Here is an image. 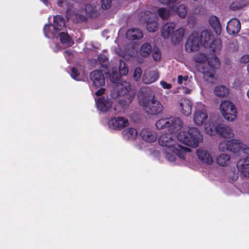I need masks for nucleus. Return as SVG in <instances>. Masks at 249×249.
<instances>
[{
	"instance_id": "nucleus-1",
	"label": "nucleus",
	"mask_w": 249,
	"mask_h": 249,
	"mask_svg": "<svg viewBox=\"0 0 249 249\" xmlns=\"http://www.w3.org/2000/svg\"><path fill=\"white\" fill-rule=\"evenodd\" d=\"M158 141L160 145L166 147L164 150L166 159L176 164L183 163L187 153L191 152L190 148L176 144L175 140L168 134L160 135Z\"/></svg>"
},
{
	"instance_id": "nucleus-2",
	"label": "nucleus",
	"mask_w": 249,
	"mask_h": 249,
	"mask_svg": "<svg viewBox=\"0 0 249 249\" xmlns=\"http://www.w3.org/2000/svg\"><path fill=\"white\" fill-rule=\"evenodd\" d=\"M195 60L199 63V70L203 74L204 79L209 83H213L216 80L215 69L219 66L218 58L212 56L207 58L205 54L199 53L195 56Z\"/></svg>"
},
{
	"instance_id": "nucleus-3",
	"label": "nucleus",
	"mask_w": 249,
	"mask_h": 249,
	"mask_svg": "<svg viewBox=\"0 0 249 249\" xmlns=\"http://www.w3.org/2000/svg\"><path fill=\"white\" fill-rule=\"evenodd\" d=\"M138 98L139 105L149 114H157L162 110V106L156 99L154 94L149 88L141 89Z\"/></svg>"
},
{
	"instance_id": "nucleus-4",
	"label": "nucleus",
	"mask_w": 249,
	"mask_h": 249,
	"mask_svg": "<svg viewBox=\"0 0 249 249\" xmlns=\"http://www.w3.org/2000/svg\"><path fill=\"white\" fill-rule=\"evenodd\" d=\"M177 138L180 142L192 148L197 147L203 140L200 131L195 127H189L187 130L179 132Z\"/></svg>"
},
{
	"instance_id": "nucleus-5",
	"label": "nucleus",
	"mask_w": 249,
	"mask_h": 249,
	"mask_svg": "<svg viewBox=\"0 0 249 249\" xmlns=\"http://www.w3.org/2000/svg\"><path fill=\"white\" fill-rule=\"evenodd\" d=\"M218 149L221 152L228 151L241 157L249 155V147L237 140L222 141Z\"/></svg>"
},
{
	"instance_id": "nucleus-6",
	"label": "nucleus",
	"mask_w": 249,
	"mask_h": 249,
	"mask_svg": "<svg viewBox=\"0 0 249 249\" xmlns=\"http://www.w3.org/2000/svg\"><path fill=\"white\" fill-rule=\"evenodd\" d=\"M159 130L167 129L170 133H175L180 130L183 126L182 120L178 117L162 118L155 124Z\"/></svg>"
},
{
	"instance_id": "nucleus-7",
	"label": "nucleus",
	"mask_w": 249,
	"mask_h": 249,
	"mask_svg": "<svg viewBox=\"0 0 249 249\" xmlns=\"http://www.w3.org/2000/svg\"><path fill=\"white\" fill-rule=\"evenodd\" d=\"M110 79L115 84L110 92V96L112 98L116 99L119 96L127 95L131 91H133L130 89L129 83L126 81H119V77L117 73H113Z\"/></svg>"
},
{
	"instance_id": "nucleus-8",
	"label": "nucleus",
	"mask_w": 249,
	"mask_h": 249,
	"mask_svg": "<svg viewBox=\"0 0 249 249\" xmlns=\"http://www.w3.org/2000/svg\"><path fill=\"white\" fill-rule=\"evenodd\" d=\"M212 33L207 31H203L199 35L201 45L205 47L211 48L214 52H219L221 49V42L218 39H213Z\"/></svg>"
},
{
	"instance_id": "nucleus-9",
	"label": "nucleus",
	"mask_w": 249,
	"mask_h": 249,
	"mask_svg": "<svg viewBox=\"0 0 249 249\" xmlns=\"http://www.w3.org/2000/svg\"><path fill=\"white\" fill-rule=\"evenodd\" d=\"M208 119L205 106L200 103H196L193 117L194 123L198 126L204 125Z\"/></svg>"
},
{
	"instance_id": "nucleus-10",
	"label": "nucleus",
	"mask_w": 249,
	"mask_h": 249,
	"mask_svg": "<svg viewBox=\"0 0 249 249\" xmlns=\"http://www.w3.org/2000/svg\"><path fill=\"white\" fill-rule=\"evenodd\" d=\"M222 115L228 121H233L236 118L237 110L234 105L229 101L222 102L219 107Z\"/></svg>"
},
{
	"instance_id": "nucleus-11",
	"label": "nucleus",
	"mask_w": 249,
	"mask_h": 249,
	"mask_svg": "<svg viewBox=\"0 0 249 249\" xmlns=\"http://www.w3.org/2000/svg\"><path fill=\"white\" fill-rule=\"evenodd\" d=\"M158 18L150 11H145L141 15V19L146 23V28L149 32H154L158 29Z\"/></svg>"
},
{
	"instance_id": "nucleus-12",
	"label": "nucleus",
	"mask_w": 249,
	"mask_h": 249,
	"mask_svg": "<svg viewBox=\"0 0 249 249\" xmlns=\"http://www.w3.org/2000/svg\"><path fill=\"white\" fill-rule=\"evenodd\" d=\"M129 124L128 120L122 116L113 117L108 122V126L114 130H121Z\"/></svg>"
},
{
	"instance_id": "nucleus-13",
	"label": "nucleus",
	"mask_w": 249,
	"mask_h": 249,
	"mask_svg": "<svg viewBox=\"0 0 249 249\" xmlns=\"http://www.w3.org/2000/svg\"><path fill=\"white\" fill-rule=\"evenodd\" d=\"M200 44L199 34L194 32L187 39L185 44V50L188 53L196 50Z\"/></svg>"
},
{
	"instance_id": "nucleus-14",
	"label": "nucleus",
	"mask_w": 249,
	"mask_h": 249,
	"mask_svg": "<svg viewBox=\"0 0 249 249\" xmlns=\"http://www.w3.org/2000/svg\"><path fill=\"white\" fill-rule=\"evenodd\" d=\"M220 124H218L213 118L209 117L203 125L205 133L210 136L218 134Z\"/></svg>"
},
{
	"instance_id": "nucleus-15",
	"label": "nucleus",
	"mask_w": 249,
	"mask_h": 249,
	"mask_svg": "<svg viewBox=\"0 0 249 249\" xmlns=\"http://www.w3.org/2000/svg\"><path fill=\"white\" fill-rule=\"evenodd\" d=\"M95 101L97 108L100 111L107 112L113 107V102L108 97H99Z\"/></svg>"
},
{
	"instance_id": "nucleus-16",
	"label": "nucleus",
	"mask_w": 249,
	"mask_h": 249,
	"mask_svg": "<svg viewBox=\"0 0 249 249\" xmlns=\"http://www.w3.org/2000/svg\"><path fill=\"white\" fill-rule=\"evenodd\" d=\"M65 20L60 16L53 17V24H46L45 30L55 29L59 32H61L65 26Z\"/></svg>"
},
{
	"instance_id": "nucleus-17",
	"label": "nucleus",
	"mask_w": 249,
	"mask_h": 249,
	"mask_svg": "<svg viewBox=\"0 0 249 249\" xmlns=\"http://www.w3.org/2000/svg\"><path fill=\"white\" fill-rule=\"evenodd\" d=\"M90 77L93 85L97 88L101 87L105 84L104 75L101 71H92L90 74Z\"/></svg>"
},
{
	"instance_id": "nucleus-18",
	"label": "nucleus",
	"mask_w": 249,
	"mask_h": 249,
	"mask_svg": "<svg viewBox=\"0 0 249 249\" xmlns=\"http://www.w3.org/2000/svg\"><path fill=\"white\" fill-rule=\"evenodd\" d=\"M237 167L244 177L249 178V155L241 159L237 162Z\"/></svg>"
},
{
	"instance_id": "nucleus-19",
	"label": "nucleus",
	"mask_w": 249,
	"mask_h": 249,
	"mask_svg": "<svg viewBox=\"0 0 249 249\" xmlns=\"http://www.w3.org/2000/svg\"><path fill=\"white\" fill-rule=\"evenodd\" d=\"M159 74L156 70H147L144 71L142 81L145 84H150L159 78Z\"/></svg>"
},
{
	"instance_id": "nucleus-20",
	"label": "nucleus",
	"mask_w": 249,
	"mask_h": 249,
	"mask_svg": "<svg viewBox=\"0 0 249 249\" xmlns=\"http://www.w3.org/2000/svg\"><path fill=\"white\" fill-rule=\"evenodd\" d=\"M196 154L198 159L203 163L209 165L213 164V158L209 151L206 149H198Z\"/></svg>"
},
{
	"instance_id": "nucleus-21",
	"label": "nucleus",
	"mask_w": 249,
	"mask_h": 249,
	"mask_svg": "<svg viewBox=\"0 0 249 249\" xmlns=\"http://www.w3.org/2000/svg\"><path fill=\"white\" fill-rule=\"evenodd\" d=\"M241 23L236 18L231 19L227 23V31L230 35L237 34L240 30Z\"/></svg>"
},
{
	"instance_id": "nucleus-22",
	"label": "nucleus",
	"mask_w": 249,
	"mask_h": 249,
	"mask_svg": "<svg viewBox=\"0 0 249 249\" xmlns=\"http://www.w3.org/2000/svg\"><path fill=\"white\" fill-rule=\"evenodd\" d=\"M142 139L147 143H152L157 140V136L155 132L149 129H144L140 133Z\"/></svg>"
},
{
	"instance_id": "nucleus-23",
	"label": "nucleus",
	"mask_w": 249,
	"mask_h": 249,
	"mask_svg": "<svg viewBox=\"0 0 249 249\" xmlns=\"http://www.w3.org/2000/svg\"><path fill=\"white\" fill-rule=\"evenodd\" d=\"M177 3H174V8H170V11L172 13H176L181 18H184L186 17L187 14V8L185 5L183 4H179L181 0H178Z\"/></svg>"
},
{
	"instance_id": "nucleus-24",
	"label": "nucleus",
	"mask_w": 249,
	"mask_h": 249,
	"mask_svg": "<svg viewBox=\"0 0 249 249\" xmlns=\"http://www.w3.org/2000/svg\"><path fill=\"white\" fill-rule=\"evenodd\" d=\"M192 103L188 99L182 100L179 103L180 111L184 116H188L192 112Z\"/></svg>"
},
{
	"instance_id": "nucleus-25",
	"label": "nucleus",
	"mask_w": 249,
	"mask_h": 249,
	"mask_svg": "<svg viewBox=\"0 0 249 249\" xmlns=\"http://www.w3.org/2000/svg\"><path fill=\"white\" fill-rule=\"evenodd\" d=\"M176 26L174 22H169L165 24L162 27L161 35L162 37L167 38L173 33Z\"/></svg>"
},
{
	"instance_id": "nucleus-26",
	"label": "nucleus",
	"mask_w": 249,
	"mask_h": 249,
	"mask_svg": "<svg viewBox=\"0 0 249 249\" xmlns=\"http://www.w3.org/2000/svg\"><path fill=\"white\" fill-rule=\"evenodd\" d=\"M218 134L228 138H232L234 136L233 130L231 127L222 124H220Z\"/></svg>"
},
{
	"instance_id": "nucleus-27",
	"label": "nucleus",
	"mask_w": 249,
	"mask_h": 249,
	"mask_svg": "<svg viewBox=\"0 0 249 249\" xmlns=\"http://www.w3.org/2000/svg\"><path fill=\"white\" fill-rule=\"evenodd\" d=\"M122 135L124 139L133 141L137 137L138 132L135 128L128 127L123 131Z\"/></svg>"
},
{
	"instance_id": "nucleus-28",
	"label": "nucleus",
	"mask_w": 249,
	"mask_h": 249,
	"mask_svg": "<svg viewBox=\"0 0 249 249\" xmlns=\"http://www.w3.org/2000/svg\"><path fill=\"white\" fill-rule=\"evenodd\" d=\"M134 91H131L127 95L123 96L124 97L119 100V104L123 108H127L135 97Z\"/></svg>"
},
{
	"instance_id": "nucleus-29",
	"label": "nucleus",
	"mask_w": 249,
	"mask_h": 249,
	"mask_svg": "<svg viewBox=\"0 0 249 249\" xmlns=\"http://www.w3.org/2000/svg\"><path fill=\"white\" fill-rule=\"evenodd\" d=\"M216 161L217 164L220 166H228L231 163V157L227 154H221L217 157Z\"/></svg>"
},
{
	"instance_id": "nucleus-30",
	"label": "nucleus",
	"mask_w": 249,
	"mask_h": 249,
	"mask_svg": "<svg viewBox=\"0 0 249 249\" xmlns=\"http://www.w3.org/2000/svg\"><path fill=\"white\" fill-rule=\"evenodd\" d=\"M184 32L185 30L182 27L179 28L176 30L171 37L172 42L175 44L180 42L183 38Z\"/></svg>"
},
{
	"instance_id": "nucleus-31",
	"label": "nucleus",
	"mask_w": 249,
	"mask_h": 249,
	"mask_svg": "<svg viewBox=\"0 0 249 249\" xmlns=\"http://www.w3.org/2000/svg\"><path fill=\"white\" fill-rule=\"evenodd\" d=\"M58 35H59V39L61 43L64 46L70 47L73 44V40L67 33L60 32Z\"/></svg>"
},
{
	"instance_id": "nucleus-32",
	"label": "nucleus",
	"mask_w": 249,
	"mask_h": 249,
	"mask_svg": "<svg viewBox=\"0 0 249 249\" xmlns=\"http://www.w3.org/2000/svg\"><path fill=\"white\" fill-rule=\"evenodd\" d=\"M126 36L130 40L139 39L142 37V32L138 29H130L126 32Z\"/></svg>"
},
{
	"instance_id": "nucleus-33",
	"label": "nucleus",
	"mask_w": 249,
	"mask_h": 249,
	"mask_svg": "<svg viewBox=\"0 0 249 249\" xmlns=\"http://www.w3.org/2000/svg\"><path fill=\"white\" fill-rule=\"evenodd\" d=\"M209 22L210 25L214 29L217 34L221 32V24L218 18L215 16H212L209 18Z\"/></svg>"
},
{
	"instance_id": "nucleus-34",
	"label": "nucleus",
	"mask_w": 249,
	"mask_h": 249,
	"mask_svg": "<svg viewBox=\"0 0 249 249\" xmlns=\"http://www.w3.org/2000/svg\"><path fill=\"white\" fill-rule=\"evenodd\" d=\"M214 93L219 97H223L229 94V90L226 86L220 85L214 88Z\"/></svg>"
},
{
	"instance_id": "nucleus-35",
	"label": "nucleus",
	"mask_w": 249,
	"mask_h": 249,
	"mask_svg": "<svg viewBox=\"0 0 249 249\" xmlns=\"http://www.w3.org/2000/svg\"><path fill=\"white\" fill-rule=\"evenodd\" d=\"M249 4L246 0H241L232 2L230 5V8L232 10H238L246 8Z\"/></svg>"
},
{
	"instance_id": "nucleus-36",
	"label": "nucleus",
	"mask_w": 249,
	"mask_h": 249,
	"mask_svg": "<svg viewBox=\"0 0 249 249\" xmlns=\"http://www.w3.org/2000/svg\"><path fill=\"white\" fill-rule=\"evenodd\" d=\"M119 73H118L116 70H112L111 73L110 74L109 78L110 76H112L114 73H117L119 77L120 78V76L125 75L127 74L128 72V69L126 66L125 63L120 61V66L119 67Z\"/></svg>"
},
{
	"instance_id": "nucleus-37",
	"label": "nucleus",
	"mask_w": 249,
	"mask_h": 249,
	"mask_svg": "<svg viewBox=\"0 0 249 249\" xmlns=\"http://www.w3.org/2000/svg\"><path fill=\"white\" fill-rule=\"evenodd\" d=\"M71 77L77 81H80L84 79L85 73L82 71H79L75 68H73L71 72Z\"/></svg>"
},
{
	"instance_id": "nucleus-38",
	"label": "nucleus",
	"mask_w": 249,
	"mask_h": 249,
	"mask_svg": "<svg viewBox=\"0 0 249 249\" xmlns=\"http://www.w3.org/2000/svg\"><path fill=\"white\" fill-rule=\"evenodd\" d=\"M151 45L148 43H146L143 44L141 46L140 49V53L143 56H147L151 52Z\"/></svg>"
},
{
	"instance_id": "nucleus-39",
	"label": "nucleus",
	"mask_w": 249,
	"mask_h": 249,
	"mask_svg": "<svg viewBox=\"0 0 249 249\" xmlns=\"http://www.w3.org/2000/svg\"><path fill=\"white\" fill-rule=\"evenodd\" d=\"M158 13L160 18L163 19H167L169 17L171 13H172L170 11L169 8L168 10H167L164 8H160L158 9Z\"/></svg>"
},
{
	"instance_id": "nucleus-40",
	"label": "nucleus",
	"mask_w": 249,
	"mask_h": 249,
	"mask_svg": "<svg viewBox=\"0 0 249 249\" xmlns=\"http://www.w3.org/2000/svg\"><path fill=\"white\" fill-rule=\"evenodd\" d=\"M44 33L46 37L48 38L57 37L59 32L55 29L45 30V27L43 29Z\"/></svg>"
},
{
	"instance_id": "nucleus-41",
	"label": "nucleus",
	"mask_w": 249,
	"mask_h": 249,
	"mask_svg": "<svg viewBox=\"0 0 249 249\" xmlns=\"http://www.w3.org/2000/svg\"><path fill=\"white\" fill-rule=\"evenodd\" d=\"M178 83L179 84H184L185 85L190 87H191V80L188 76L179 75L178 78Z\"/></svg>"
},
{
	"instance_id": "nucleus-42",
	"label": "nucleus",
	"mask_w": 249,
	"mask_h": 249,
	"mask_svg": "<svg viewBox=\"0 0 249 249\" xmlns=\"http://www.w3.org/2000/svg\"><path fill=\"white\" fill-rule=\"evenodd\" d=\"M142 70L140 68H136L135 69L133 74V78L136 81L140 80L142 76Z\"/></svg>"
},
{
	"instance_id": "nucleus-43",
	"label": "nucleus",
	"mask_w": 249,
	"mask_h": 249,
	"mask_svg": "<svg viewBox=\"0 0 249 249\" xmlns=\"http://www.w3.org/2000/svg\"><path fill=\"white\" fill-rule=\"evenodd\" d=\"M152 55L154 59L156 61H158L160 59V50L157 48L154 49L152 53Z\"/></svg>"
},
{
	"instance_id": "nucleus-44",
	"label": "nucleus",
	"mask_w": 249,
	"mask_h": 249,
	"mask_svg": "<svg viewBox=\"0 0 249 249\" xmlns=\"http://www.w3.org/2000/svg\"><path fill=\"white\" fill-rule=\"evenodd\" d=\"M116 52L117 53H118L119 55L121 56L122 57L125 58L126 59L127 58V56H132V54L129 51H117L116 50Z\"/></svg>"
},
{
	"instance_id": "nucleus-45",
	"label": "nucleus",
	"mask_w": 249,
	"mask_h": 249,
	"mask_svg": "<svg viewBox=\"0 0 249 249\" xmlns=\"http://www.w3.org/2000/svg\"><path fill=\"white\" fill-rule=\"evenodd\" d=\"M111 0H102V7L106 9L109 8L111 6Z\"/></svg>"
},
{
	"instance_id": "nucleus-46",
	"label": "nucleus",
	"mask_w": 249,
	"mask_h": 249,
	"mask_svg": "<svg viewBox=\"0 0 249 249\" xmlns=\"http://www.w3.org/2000/svg\"><path fill=\"white\" fill-rule=\"evenodd\" d=\"M178 92L180 93H183L186 94H189L191 93V89L187 87H181L178 89Z\"/></svg>"
},
{
	"instance_id": "nucleus-47",
	"label": "nucleus",
	"mask_w": 249,
	"mask_h": 249,
	"mask_svg": "<svg viewBox=\"0 0 249 249\" xmlns=\"http://www.w3.org/2000/svg\"><path fill=\"white\" fill-rule=\"evenodd\" d=\"M85 10L88 14L90 15L92 13L94 12L95 8L91 6L90 4H88L85 7Z\"/></svg>"
},
{
	"instance_id": "nucleus-48",
	"label": "nucleus",
	"mask_w": 249,
	"mask_h": 249,
	"mask_svg": "<svg viewBox=\"0 0 249 249\" xmlns=\"http://www.w3.org/2000/svg\"><path fill=\"white\" fill-rule=\"evenodd\" d=\"M160 85L164 89H170L172 87V85L170 84L163 81L160 82Z\"/></svg>"
},
{
	"instance_id": "nucleus-49",
	"label": "nucleus",
	"mask_w": 249,
	"mask_h": 249,
	"mask_svg": "<svg viewBox=\"0 0 249 249\" xmlns=\"http://www.w3.org/2000/svg\"><path fill=\"white\" fill-rule=\"evenodd\" d=\"M241 63H247L249 62V55L246 54L243 55L240 59Z\"/></svg>"
},
{
	"instance_id": "nucleus-50",
	"label": "nucleus",
	"mask_w": 249,
	"mask_h": 249,
	"mask_svg": "<svg viewBox=\"0 0 249 249\" xmlns=\"http://www.w3.org/2000/svg\"><path fill=\"white\" fill-rule=\"evenodd\" d=\"M107 60V56L105 54H100L98 57V61L99 63H103L106 62Z\"/></svg>"
},
{
	"instance_id": "nucleus-51",
	"label": "nucleus",
	"mask_w": 249,
	"mask_h": 249,
	"mask_svg": "<svg viewBox=\"0 0 249 249\" xmlns=\"http://www.w3.org/2000/svg\"><path fill=\"white\" fill-rule=\"evenodd\" d=\"M105 89L103 88H100L95 92V95L97 96H100L103 95L105 93Z\"/></svg>"
},
{
	"instance_id": "nucleus-52",
	"label": "nucleus",
	"mask_w": 249,
	"mask_h": 249,
	"mask_svg": "<svg viewBox=\"0 0 249 249\" xmlns=\"http://www.w3.org/2000/svg\"><path fill=\"white\" fill-rule=\"evenodd\" d=\"M64 55L66 57H67L68 56L71 57V56L72 55V53L70 51L67 50L64 52Z\"/></svg>"
},
{
	"instance_id": "nucleus-53",
	"label": "nucleus",
	"mask_w": 249,
	"mask_h": 249,
	"mask_svg": "<svg viewBox=\"0 0 249 249\" xmlns=\"http://www.w3.org/2000/svg\"><path fill=\"white\" fill-rule=\"evenodd\" d=\"M233 45H234V47H233V49L231 48V46H230L231 51H234L237 50V46H236V44H233Z\"/></svg>"
},
{
	"instance_id": "nucleus-54",
	"label": "nucleus",
	"mask_w": 249,
	"mask_h": 249,
	"mask_svg": "<svg viewBox=\"0 0 249 249\" xmlns=\"http://www.w3.org/2000/svg\"><path fill=\"white\" fill-rule=\"evenodd\" d=\"M143 144H142L141 145H137V147L139 149L142 150L143 149Z\"/></svg>"
},
{
	"instance_id": "nucleus-55",
	"label": "nucleus",
	"mask_w": 249,
	"mask_h": 249,
	"mask_svg": "<svg viewBox=\"0 0 249 249\" xmlns=\"http://www.w3.org/2000/svg\"><path fill=\"white\" fill-rule=\"evenodd\" d=\"M59 50V48H58V47L57 45H56V48L55 49H54V51L55 52H57Z\"/></svg>"
},
{
	"instance_id": "nucleus-56",
	"label": "nucleus",
	"mask_w": 249,
	"mask_h": 249,
	"mask_svg": "<svg viewBox=\"0 0 249 249\" xmlns=\"http://www.w3.org/2000/svg\"><path fill=\"white\" fill-rule=\"evenodd\" d=\"M247 71H248V73L249 74V63L247 66Z\"/></svg>"
},
{
	"instance_id": "nucleus-57",
	"label": "nucleus",
	"mask_w": 249,
	"mask_h": 249,
	"mask_svg": "<svg viewBox=\"0 0 249 249\" xmlns=\"http://www.w3.org/2000/svg\"><path fill=\"white\" fill-rule=\"evenodd\" d=\"M247 96H248V98L249 99V90L247 92Z\"/></svg>"
},
{
	"instance_id": "nucleus-58",
	"label": "nucleus",
	"mask_w": 249,
	"mask_h": 249,
	"mask_svg": "<svg viewBox=\"0 0 249 249\" xmlns=\"http://www.w3.org/2000/svg\"><path fill=\"white\" fill-rule=\"evenodd\" d=\"M247 35H248V36H249V32H248V33H247Z\"/></svg>"
},
{
	"instance_id": "nucleus-59",
	"label": "nucleus",
	"mask_w": 249,
	"mask_h": 249,
	"mask_svg": "<svg viewBox=\"0 0 249 249\" xmlns=\"http://www.w3.org/2000/svg\"><path fill=\"white\" fill-rule=\"evenodd\" d=\"M66 58H67V61H69L68 58H67V57H66Z\"/></svg>"
},
{
	"instance_id": "nucleus-60",
	"label": "nucleus",
	"mask_w": 249,
	"mask_h": 249,
	"mask_svg": "<svg viewBox=\"0 0 249 249\" xmlns=\"http://www.w3.org/2000/svg\"><path fill=\"white\" fill-rule=\"evenodd\" d=\"M66 58H67V61H69L68 58H67V57H66Z\"/></svg>"
},
{
	"instance_id": "nucleus-61",
	"label": "nucleus",
	"mask_w": 249,
	"mask_h": 249,
	"mask_svg": "<svg viewBox=\"0 0 249 249\" xmlns=\"http://www.w3.org/2000/svg\"><path fill=\"white\" fill-rule=\"evenodd\" d=\"M114 111H115L116 110V108H114Z\"/></svg>"
}]
</instances>
